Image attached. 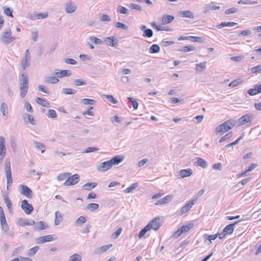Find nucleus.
<instances>
[{
    "label": "nucleus",
    "mask_w": 261,
    "mask_h": 261,
    "mask_svg": "<svg viewBox=\"0 0 261 261\" xmlns=\"http://www.w3.org/2000/svg\"><path fill=\"white\" fill-rule=\"evenodd\" d=\"M112 167L110 161L103 162L100 164L97 169L100 171H106L110 169Z\"/></svg>",
    "instance_id": "obj_12"
},
{
    "label": "nucleus",
    "mask_w": 261,
    "mask_h": 261,
    "mask_svg": "<svg viewBox=\"0 0 261 261\" xmlns=\"http://www.w3.org/2000/svg\"><path fill=\"white\" fill-rule=\"evenodd\" d=\"M100 20L101 21L110 22L111 21V18L107 14H101L100 17Z\"/></svg>",
    "instance_id": "obj_62"
},
{
    "label": "nucleus",
    "mask_w": 261,
    "mask_h": 261,
    "mask_svg": "<svg viewBox=\"0 0 261 261\" xmlns=\"http://www.w3.org/2000/svg\"><path fill=\"white\" fill-rule=\"evenodd\" d=\"M18 224L21 226H25L26 225L28 226H33L35 224V222L33 220H30L26 222L22 219H19L18 220Z\"/></svg>",
    "instance_id": "obj_21"
},
{
    "label": "nucleus",
    "mask_w": 261,
    "mask_h": 261,
    "mask_svg": "<svg viewBox=\"0 0 261 261\" xmlns=\"http://www.w3.org/2000/svg\"><path fill=\"white\" fill-rule=\"evenodd\" d=\"M244 81V79L242 77L238 78L233 81H232L229 85L230 87H234L242 83Z\"/></svg>",
    "instance_id": "obj_35"
},
{
    "label": "nucleus",
    "mask_w": 261,
    "mask_h": 261,
    "mask_svg": "<svg viewBox=\"0 0 261 261\" xmlns=\"http://www.w3.org/2000/svg\"><path fill=\"white\" fill-rule=\"evenodd\" d=\"M20 192L21 194L25 196L28 198L32 197V190L27 186L20 185L19 186Z\"/></svg>",
    "instance_id": "obj_9"
},
{
    "label": "nucleus",
    "mask_w": 261,
    "mask_h": 261,
    "mask_svg": "<svg viewBox=\"0 0 261 261\" xmlns=\"http://www.w3.org/2000/svg\"><path fill=\"white\" fill-rule=\"evenodd\" d=\"M55 217H56V218H55V224L56 225H58L63 221L62 215L59 211H57L55 213Z\"/></svg>",
    "instance_id": "obj_28"
},
{
    "label": "nucleus",
    "mask_w": 261,
    "mask_h": 261,
    "mask_svg": "<svg viewBox=\"0 0 261 261\" xmlns=\"http://www.w3.org/2000/svg\"><path fill=\"white\" fill-rule=\"evenodd\" d=\"M39 248V246H36L33 248L30 249L29 250L28 253V255L30 256L34 255L38 251Z\"/></svg>",
    "instance_id": "obj_50"
},
{
    "label": "nucleus",
    "mask_w": 261,
    "mask_h": 261,
    "mask_svg": "<svg viewBox=\"0 0 261 261\" xmlns=\"http://www.w3.org/2000/svg\"><path fill=\"white\" fill-rule=\"evenodd\" d=\"M4 13L7 15L8 16L13 17V16L12 15L13 10H11L10 8L4 6L3 7Z\"/></svg>",
    "instance_id": "obj_56"
},
{
    "label": "nucleus",
    "mask_w": 261,
    "mask_h": 261,
    "mask_svg": "<svg viewBox=\"0 0 261 261\" xmlns=\"http://www.w3.org/2000/svg\"><path fill=\"white\" fill-rule=\"evenodd\" d=\"M160 46L157 44L152 45L149 48V52L150 54L157 53L160 51Z\"/></svg>",
    "instance_id": "obj_40"
},
{
    "label": "nucleus",
    "mask_w": 261,
    "mask_h": 261,
    "mask_svg": "<svg viewBox=\"0 0 261 261\" xmlns=\"http://www.w3.org/2000/svg\"><path fill=\"white\" fill-rule=\"evenodd\" d=\"M196 200V198L194 199L189 201L187 204H186L184 206L181 210V213L185 214L188 211H189L191 209V208L193 206V205L195 203Z\"/></svg>",
    "instance_id": "obj_13"
},
{
    "label": "nucleus",
    "mask_w": 261,
    "mask_h": 261,
    "mask_svg": "<svg viewBox=\"0 0 261 261\" xmlns=\"http://www.w3.org/2000/svg\"><path fill=\"white\" fill-rule=\"evenodd\" d=\"M232 133L231 132H229L227 134H226L225 135H224L223 137H221L220 139L219 142L220 143H222L224 141L228 140L232 137Z\"/></svg>",
    "instance_id": "obj_51"
},
{
    "label": "nucleus",
    "mask_w": 261,
    "mask_h": 261,
    "mask_svg": "<svg viewBox=\"0 0 261 261\" xmlns=\"http://www.w3.org/2000/svg\"><path fill=\"white\" fill-rule=\"evenodd\" d=\"M5 142V138L2 136L0 137V165L2 164L6 154Z\"/></svg>",
    "instance_id": "obj_6"
},
{
    "label": "nucleus",
    "mask_w": 261,
    "mask_h": 261,
    "mask_svg": "<svg viewBox=\"0 0 261 261\" xmlns=\"http://www.w3.org/2000/svg\"><path fill=\"white\" fill-rule=\"evenodd\" d=\"M4 199L7 205V206L8 207L9 212H12V204L8 196L7 195H5L4 196Z\"/></svg>",
    "instance_id": "obj_30"
},
{
    "label": "nucleus",
    "mask_w": 261,
    "mask_h": 261,
    "mask_svg": "<svg viewBox=\"0 0 261 261\" xmlns=\"http://www.w3.org/2000/svg\"><path fill=\"white\" fill-rule=\"evenodd\" d=\"M89 39L92 41L93 43L96 44H102V41L99 38H97L94 36H91L89 37Z\"/></svg>",
    "instance_id": "obj_60"
},
{
    "label": "nucleus",
    "mask_w": 261,
    "mask_h": 261,
    "mask_svg": "<svg viewBox=\"0 0 261 261\" xmlns=\"http://www.w3.org/2000/svg\"><path fill=\"white\" fill-rule=\"evenodd\" d=\"M206 69V62H201L196 64V70L197 72L200 73Z\"/></svg>",
    "instance_id": "obj_27"
},
{
    "label": "nucleus",
    "mask_w": 261,
    "mask_h": 261,
    "mask_svg": "<svg viewBox=\"0 0 261 261\" xmlns=\"http://www.w3.org/2000/svg\"><path fill=\"white\" fill-rule=\"evenodd\" d=\"M21 208L27 215L31 214L34 210L32 205L29 204L27 200H23L21 201Z\"/></svg>",
    "instance_id": "obj_7"
},
{
    "label": "nucleus",
    "mask_w": 261,
    "mask_h": 261,
    "mask_svg": "<svg viewBox=\"0 0 261 261\" xmlns=\"http://www.w3.org/2000/svg\"><path fill=\"white\" fill-rule=\"evenodd\" d=\"M193 226L191 224H187L182 226L180 228L182 231V233L188 232Z\"/></svg>",
    "instance_id": "obj_55"
},
{
    "label": "nucleus",
    "mask_w": 261,
    "mask_h": 261,
    "mask_svg": "<svg viewBox=\"0 0 261 261\" xmlns=\"http://www.w3.org/2000/svg\"><path fill=\"white\" fill-rule=\"evenodd\" d=\"M36 102L39 104L41 105L43 107H47V108H50V103L46 101L44 99L40 98V97H37L36 98Z\"/></svg>",
    "instance_id": "obj_24"
},
{
    "label": "nucleus",
    "mask_w": 261,
    "mask_h": 261,
    "mask_svg": "<svg viewBox=\"0 0 261 261\" xmlns=\"http://www.w3.org/2000/svg\"><path fill=\"white\" fill-rule=\"evenodd\" d=\"M86 222V218L85 216H80L78 219H77L75 222L76 225H80L85 223Z\"/></svg>",
    "instance_id": "obj_47"
},
{
    "label": "nucleus",
    "mask_w": 261,
    "mask_h": 261,
    "mask_svg": "<svg viewBox=\"0 0 261 261\" xmlns=\"http://www.w3.org/2000/svg\"><path fill=\"white\" fill-rule=\"evenodd\" d=\"M105 41L109 46L116 47L118 45L117 39H116V42H115L114 37L113 36L106 38Z\"/></svg>",
    "instance_id": "obj_20"
},
{
    "label": "nucleus",
    "mask_w": 261,
    "mask_h": 261,
    "mask_svg": "<svg viewBox=\"0 0 261 261\" xmlns=\"http://www.w3.org/2000/svg\"><path fill=\"white\" fill-rule=\"evenodd\" d=\"M179 15L181 17L194 18V13L190 11H181L179 12Z\"/></svg>",
    "instance_id": "obj_17"
},
{
    "label": "nucleus",
    "mask_w": 261,
    "mask_h": 261,
    "mask_svg": "<svg viewBox=\"0 0 261 261\" xmlns=\"http://www.w3.org/2000/svg\"><path fill=\"white\" fill-rule=\"evenodd\" d=\"M33 144L37 149L41 150V152H44L45 151L46 146L42 143L34 141Z\"/></svg>",
    "instance_id": "obj_29"
},
{
    "label": "nucleus",
    "mask_w": 261,
    "mask_h": 261,
    "mask_svg": "<svg viewBox=\"0 0 261 261\" xmlns=\"http://www.w3.org/2000/svg\"><path fill=\"white\" fill-rule=\"evenodd\" d=\"M34 225H35V228L39 230L45 229L48 227L47 226H45L44 223L43 221L37 222L35 223Z\"/></svg>",
    "instance_id": "obj_41"
},
{
    "label": "nucleus",
    "mask_w": 261,
    "mask_h": 261,
    "mask_svg": "<svg viewBox=\"0 0 261 261\" xmlns=\"http://www.w3.org/2000/svg\"><path fill=\"white\" fill-rule=\"evenodd\" d=\"M193 171L191 169H182L179 172V175L181 178L188 177L191 175Z\"/></svg>",
    "instance_id": "obj_18"
},
{
    "label": "nucleus",
    "mask_w": 261,
    "mask_h": 261,
    "mask_svg": "<svg viewBox=\"0 0 261 261\" xmlns=\"http://www.w3.org/2000/svg\"><path fill=\"white\" fill-rule=\"evenodd\" d=\"M103 97L108 99L109 101L112 103L116 104L118 102L117 100L113 95L103 94Z\"/></svg>",
    "instance_id": "obj_44"
},
{
    "label": "nucleus",
    "mask_w": 261,
    "mask_h": 261,
    "mask_svg": "<svg viewBox=\"0 0 261 261\" xmlns=\"http://www.w3.org/2000/svg\"><path fill=\"white\" fill-rule=\"evenodd\" d=\"M1 41L6 44H8L15 40V38L12 36V32L10 29H5L2 32Z\"/></svg>",
    "instance_id": "obj_3"
},
{
    "label": "nucleus",
    "mask_w": 261,
    "mask_h": 261,
    "mask_svg": "<svg viewBox=\"0 0 261 261\" xmlns=\"http://www.w3.org/2000/svg\"><path fill=\"white\" fill-rule=\"evenodd\" d=\"M53 240V236L50 234L40 237L37 238L38 244H43L47 242H50Z\"/></svg>",
    "instance_id": "obj_16"
},
{
    "label": "nucleus",
    "mask_w": 261,
    "mask_h": 261,
    "mask_svg": "<svg viewBox=\"0 0 261 261\" xmlns=\"http://www.w3.org/2000/svg\"><path fill=\"white\" fill-rule=\"evenodd\" d=\"M248 71L251 74L261 72V64L248 69Z\"/></svg>",
    "instance_id": "obj_32"
},
{
    "label": "nucleus",
    "mask_w": 261,
    "mask_h": 261,
    "mask_svg": "<svg viewBox=\"0 0 261 261\" xmlns=\"http://www.w3.org/2000/svg\"><path fill=\"white\" fill-rule=\"evenodd\" d=\"M124 160V156L121 155H116L112 158L110 161L112 166L118 165Z\"/></svg>",
    "instance_id": "obj_15"
},
{
    "label": "nucleus",
    "mask_w": 261,
    "mask_h": 261,
    "mask_svg": "<svg viewBox=\"0 0 261 261\" xmlns=\"http://www.w3.org/2000/svg\"><path fill=\"white\" fill-rule=\"evenodd\" d=\"M99 150V148L95 147H89L86 149L84 150L82 153H90L95 151H98Z\"/></svg>",
    "instance_id": "obj_63"
},
{
    "label": "nucleus",
    "mask_w": 261,
    "mask_h": 261,
    "mask_svg": "<svg viewBox=\"0 0 261 261\" xmlns=\"http://www.w3.org/2000/svg\"><path fill=\"white\" fill-rule=\"evenodd\" d=\"M0 221L2 223H4L5 221H7L3 209L1 206H0Z\"/></svg>",
    "instance_id": "obj_64"
},
{
    "label": "nucleus",
    "mask_w": 261,
    "mask_h": 261,
    "mask_svg": "<svg viewBox=\"0 0 261 261\" xmlns=\"http://www.w3.org/2000/svg\"><path fill=\"white\" fill-rule=\"evenodd\" d=\"M23 117L25 122L30 123L32 125L35 124V122L34 120V118L31 115L29 114H25Z\"/></svg>",
    "instance_id": "obj_33"
},
{
    "label": "nucleus",
    "mask_w": 261,
    "mask_h": 261,
    "mask_svg": "<svg viewBox=\"0 0 261 261\" xmlns=\"http://www.w3.org/2000/svg\"><path fill=\"white\" fill-rule=\"evenodd\" d=\"M219 9V6H214L212 5V4H207L204 7V13L206 14L208 13L210 11L218 10Z\"/></svg>",
    "instance_id": "obj_22"
},
{
    "label": "nucleus",
    "mask_w": 261,
    "mask_h": 261,
    "mask_svg": "<svg viewBox=\"0 0 261 261\" xmlns=\"http://www.w3.org/2000/svg\"><path fill=\"white\" fill-rule=\"evenodd\" d=\"M80 175L75 174L70 177H68L64 185L66 186L74 185L79 181Z\"/></svg>",
    "instance_id": "obj_8"
},
{
    "label": "nucleus",
    "mask_w": 261,
    "mask_h": 261,
    "mask_svg": "<svg viewBox=\"0 0 261 261\" xmlns=\"http://www.w3.org/2000/svg\"><path fill=\"white\" fill-rule=\"evenodd\" d=\"M195 49V47L192 45L186 46L183 47L181 50L184 52H189L190 51L194 50Z\"/></svg>",
    "instance_id": "obj_61"
},
{
    "label": "nucleus",
    "mask_w": 261,
    "mask_h": 261,
    "mask_svg": "<svg viewBox=\"0 0 261 261\" xmlns=\"http://www.w3.org/2000/svg\"><path fill=\"white\" fill-rule=\"evenodd\" d=\"M159 220L160 219L158 218H153L151 222L148 224H150L151 229H153L156 231L158 230L161 226V224L159 222Z\"/></svg>",
    "instance_id": "obj_14"
},
{
    "label": "nucleus",
    "mask_w": 261,
    "mask_h": 261,
    "mask_svg": "<svg viewBox=\"0 0 261 261\" xmlns=\"http://www.w3.org/2000/svg\"><path fill=\"white\" fill-rule=\"evenodd\" d=\"M45 82L51 84H56L59 82V80L55 76H47L45 77Z\"/></svg>",
    "instance_id": "obj_42"
},
{
    "label": "nucleus",
    "mask_w": 261,
    "mask_h": 261,
    "mask_svg": "<svg viewBox=\"0 0 261 261\" xmlns=\"http://www.w3.org/2000/svg\"><path fill=\"white\" fill-rule=\"evenodd\" d=\"M235 125V121L229 119L218 125L215 128L217 133H225L231 129Z\"/></svg>",
    "instance_id": "obj_2"
},
{
    "label": "nucleus",
    "mask_w": 261,
    "mask_h": 261,
    "mask_svg": "<svg viewBox=\"0 0 261 261\" xmlns=\"http://www.w3.org/2000/svg\"><path fill=\"white\" fill-rule=\"evenodd\" d=\"M117 11L119 12L121 14H128V10L127 8L124 7L119 6Z\"/></svg>",
    "instance_id": "obj_52"
},
{
    "label": "nucleus",
    "mask_w": 261,
    "mask_h": 261,
    "mask_svg": "<svg viewBox=\"0 0 261 261\" xmlns=\"http://www.w3.org/2000/svg\"><path fill=\"white\" fill-rule=\"evenodd\" d=\"M127 99L129 101L132 103L133 108L134 109H137L138 107V103L137 100L134 99L133 97H128Z\"/></svg>",
    "instance_id": "obj_59"
},
{
    "label": "nucleus",
    "mask_w": 261,
    "mask_h": 261,
    "mask_svg": "<svg viewBox=\"0 0 261 261\" xmlns=\"http://www.w3.org/2000/svg\"><path fill=\"white\" fill-rule=\"evenodd\" d=\"M5 173L7 178V188H9V185L12 183V173L11 169L10 162L8 160L5 161Z\"/></svg>",
    "instance_id": "obj_4"
},
{
    "label": "nucleus",
    "mask_w": 261,
    "mask_h": 261,
    "mask_svg": "<svg viewBox=\"0 0 261 261\" xmlns=\"http://www.w3.org/2000/svg\"><path fill=\"white\" fill-rule=\"evenodd\" d=\"M74 84L76 86H83L86 85V82L81 79H76L74 81Z\"/></svg>",
    "instance_id": "obj_57"
},
{
    "label": "nucleus",
    "mask_w": 261,
    "mask_h": 261,
    "mask_svg": "<svg viewBox=\"0 0 261 261\" xmlns=\"http://www.w3.org/2000/svg\"><path fill=\"white\" fill-rule=\"evenodd\" d=\"M47 116L51 118H56L57 117V114L56 112L52 109H50L48 111V113L47 114Z\"/></svg>",
    "instance_id": "obj_58"
},
{
    "label": "nucleus",
    "mask_w": 261,
    "mask_h": 261,
    "mask_svg": "<svg viewBox=\"0 0 261 261\" xmlns=\"http://www.w3.org/2000/svg\"><path fill=\"white\" fill-rule=\"evenodd\" d=\"M196 164L197 166H200L203 168H205L207 166V162L205 161L204 159L200 158H197Z\"/></svg>",
    "instance_id": "obj_36"
},
{
    "label": "nucleus",
    "mask_w": 261,
    "mask_h": 261,
    "mask_svg": "<svg viewBox=\"0 0 261 261\" xmlns=\"http://www.w3.org/2000/svg\"><path fill=\"white\" fill-rule=\"evenodd\" d=\"M112 246V244L103 245L96 250V253L100 254L107 251Z\"/></svg>",
    "instance_id": "obj_31"
},
{
    "label": "nucleus",
    "mask_w": 261,
    "mask_h": 261,
    "mask_svg": "<svg viewBox=\"0 0 261 261\" xmlns=\"http://www.w3.org/2000/svg\"><path fill=\"white\" fill-rule=\"evenodd\" d=\"M150 229H151L150 224H147L140 231L138 234V237L140 239L143 238L145 233Z\"/></svg>",
    "instance_id": "obj_34"
},
{
    "label": "nucleus",
    "mask_w": 261,
    "mask_h": 261,
    "mask_svg": "<svg viewBox=\"0 0 261 261\" xmlns=\"http://www.w3.org/2000/svg\"><path fill=\"white\" fill-rule=\"evenodd\" d=\"M76 9L75 4L72 1H69L65 4V10L67 13L71 14Z\"/></svg>",
    "instance_id": "obj_10"
},
{
    "label": "nucleus",
    "mask_w": 261,
    "mask_h": 261,
    "mask_svg": "<svg viewBox=\"0 0 261 261\" xmlns=\"http://www.w3.org/2000/svg\"><path fill=\"white\" fill-rule=\"evenodd\" d=\"M253 119V116L251 113L247 114L240 117L237 121L238 125L239 126L250 123Z\"/></svg>",
    "instance_id": "obj_5"
},
{
    "label": "nucleus",
    "mask_w": 261,
    "mask_h": 261,
    "mask_svg": "<svg viewBox=\"0 0 261 261\" xmlns=\"http://www.w3.org/2000/svg\"><path fill=\"white\" fill-rule=\"evenodd\" d=\"M1 111L4 116H7L8 114V106L5 102H3L1 107Z\"/></svg>",
    "instance_id": "obj_39"
},
{
    "label": "nucleus",
    "mask_w": 261,
    "mask_h": 261,
    "mask_svg": "<svg viewBox=\"0 0 261 261\" xmlns=\"http://www.w3.org/2000/svg\"><path fill=\"white\" fill-rule=\"evenodd\" d=\"M81 102L84 105H93L96 103V100L92 99L83 98L81 99Z\"/></svg>",
    "instance_id": "obj_46"
},
{
    "label": "nucleus",
    "mask_w": 261,
    "mask_h": 261,
    "mask_svg": "<svg viewBox=\"0 0 261 261\" xmlns=\"http://www.w3.org/2000/svg\"><path fill=\"white\" fill-rule=\"evenodd\" d=\"M30 59L24 58L22 59L20 63V66L23 70H25L27 67L30 65Z\"/></svg>",
    "instance_id": "obj_26"
},
{
    "label": "nucleus",
    "mask_w": 261,
    "mask_h": 261,
    "mask_svg": "<svg viewBox=\"0 0 261 261\" xmlns=\"http://www.w3.org/2000/svg\"><path fill=\"white\" fill-rule=\"evenodd\" d=\"M115 26L119 29H123L124 30H128V27L124 23H123L120 22H117L115 23Z\"/></svg>",
    "instance_id": "obj_54"
},
{
    "label": "nucleus",
    "mask_w": 261,
    "mask_h": 261,
    "mask_svg": "<svg viewBox=\"0 0 261 261\" xmlns=\"http://www.w3.org/2000/svg\"><path fill=\"white\" fill-rule=\"evenodd\" d=\"M97 186L95 182H87L83 186V188L86 190H91Z\"/></svg>",
    "instance_id": "obj_37"
},
{
    "label": "nucleus",
    "mask_w": 261,
    "mask_h": 261,
    "mask_svg": "<svg viewBox=\"0 0 261 261\" xmlns=\"http://www.w3.org/2000/svg\"><path fill=\"white\" fill-rule=\"evenodd\" d=\"M174 16L172 15H165L162 17V23L166 24L171 22L174 20Z\"/></svg>",
    "instance_id": "obj_25"
},
{
    "label": "nucleus",
    "mask_w": 261,
    "mask_h": 261,
    "mask_svg": "<svg viewBox=\"0 0 261 261\" xmlns=\"http://www.w3.org/2000/svg\"><path fill=\"white\" fill-rule=\"evenodd\" d=\"M82 257L79 254H74L69 257V261H81Z\"/></svg>",
    "instance_id": "obj_43"
},
{
    "label": "nucleus",
    "mask_w": 261,
    "mask_h": 261,
    "mask_svg": "<svg viewBox=\"0 0 261 261\" xmlns=\"http://www.w3.org/2000/svg\"><path fill=\"white\" fill-rule=\"evenodd\" d=\"M61 92L65 95H72L74 94L76 92V91L72 88H63Z\"/></svg>",
    "instance_id": "obj_38"
},
{
    "label": "nucleus",
    "mask_w": 261,
    "mask_h": 261,
    "mask_svg": "<svg viewBox=\"0 0 261 261\" xmlns=\"http://www.w3.org/2000/svg\"><path fill=\"white\" fill-rule=\"evenodd\" d=\"M238 222H236L234 223H231L227 225L224 228V233L225 232L226 234H231L233 232L234 230V226L238 223Z\"/></svg>",
    "instance_id": "obj_23"
},
{
    "label": "nucleus",
    "mask_w": 261,
    "mask_h": 261,
    "mask_svg": "<svg viewBox=\"0 0 261 261\" xmlns=\"http://www.w3.org/2000/svg\"><path fill=\"white\" fill-rule=\"evenodd\" d=\"M98 207L99 204L94 203H89L86 206L87 209L91 211H94V210L98 209Z\"/></svg>",
    "instance_id": "obj_45"
},
{
    "label": "nucleus",
    "mask_w": 261,
    "mask_h": 261,
    "mask_svg": "<svg viewBox=\"0 0 261 261\" xmlns=\"http://www.w3.org/2000/svg\"><path fill=\"white\" fill-rule=\"evenodd\" d=\"M71 173L69 172L60 174L57 177V179L59 181L63 180L65 179Z\"/></svg>",
    "instance_id": "obj_48"
},
{
    "label": "nucleus",
    "mask_w": 261,
    "mask_h": 261,
    "mask_svg": "<svg viewBox=\"0 0 261 261\" xmlns=\"http://www.w3.org/2000/svg\"><path fill=\"white\" fill-rule=\"evenodd\" d=\"M55 74L58 77L62 78L64 76H68L71 75V72L70 70H62L60 71L55 72Z\"/></svg>",
    "instance_id": "obj_19"
},
{
    "label": "nucleus",
    "mask_w": 261,
    "mask_h": 261,
    "mask_svg": "<svg viewBox=\"0 0 261 261\" xmlns=\"http://www.w3.org/2000/svg\"><path fill=\"white\" fill-rule=\"evenodd\" d=\"M153 36V31L150 29L145 30L143 34L144 37L150 38Z\"/></svg>",
    "instance_id": "obj_53"
},
{
    "label": "nucleus",
    "mask_w": 261,
    "mask_h": 261,
    "mask_svg": "<svg viewBox=\"0 0 261 261\" xmlns=\"http://www.w3.org/2000/svg\"><path fill=\"white\" fill-rule=\"evenodd\" d=\"M138 186V184L137 182L134 183L132 184L130 187L127 188L124 191L126 193H131L133 190H134L135 189H136Z\"/></svg>",
    "instance_id": "obj_49"
},
{
    "label": "nucleus",
    "mask_w": 261,
    "mask_h": 261,
    "mask_svg": "<svg viewBox=\"0 0 261 261\" xmlns=\"http://www.w3.org/2000/svg\"><path fill=\"white\" fill-rule=\"evenodd\" d=\"M173 195H168L164 198L158 200L155 203V205H161L167 204L171 202L172 200Z\"/></svg>",
    "instance_id": "obj_11"
},
{
    "label": "nucleus",
    "mask_w": 261,
    "mask_h": 261,
    "mask_svg": "<svg viewBox=\"0 0 261 261\" xmlns=\"http://www.w3.org/2000/svg\"><path fill=\"white\" fill-rule=\"evenodd\" d=\"M20 86V96L24 98L28 92L29 89V77L28 73L25 71H21L18 76Z\"/></svg>",
    "instance_id": "obj_1"
}]
</instances>
